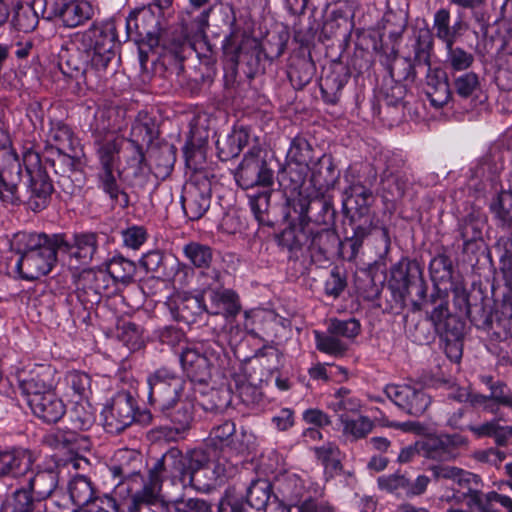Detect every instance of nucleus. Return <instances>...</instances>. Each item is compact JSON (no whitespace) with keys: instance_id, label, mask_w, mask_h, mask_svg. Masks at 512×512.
<instances>
[{"instance_id":"62","label":"nucleus","mask_w":512,"mask_h":512,"mask_svg":"<svg viewBox=\"0 0 512 512\" xmlns=\"http://www.w3.org/2000/svg\"><path fill=\"white\" fill-rule=\"evenodd\" d=\"M418 447H420V456L424 458L438 461L450 460L440 435L418 441Z\"/></svg>"},{"instance_id":"59","label":"nucleus","mask_w":512,"mask_h":512,"mask_svg":"<svg viewBox=\"0 0 512 512\" xmlns=\"http://www.w3.org/2000/svg\"><path fill=\"white\" fill-rule=\"evenodd\" d=\"M496 62L499 70L497 80L503 89H512V47L505 48L502 46L501 50L498 51Z\"/></svg>"},{"instance_id":"35","label":"nucleus","mask_w":512,"mask_h":512,"mask_svg":"<svg viewBox=\"0 0 512 512\" xmlns=\"http://www.w3.org/2000/svg\"><path fill=\"white\" fill-rule=\"evenodd\" d=\"M124 139L116 134L95 139L100 168L115 167Z\"/></svg>"},{"instance_id":"24","label":"nucleus","mask_w":512,"mask_h":512,"mask_svg":"<svg viewBox=\"0 0 512 512\" xmlns=\"http://www.w3.org/2000/svg\"><path fill=\"white\" fill-rule=\"evenodd\" d=\"M425 94L432 106L441 108L451 99L447 74L441 68L428 67Z\"/></svg>"},{"instance_id":"53","label":"nucleus","mask_w":512,"mask_h":512,"mask_svg":"<svg viewBox=\"0 0 512 512\" xmlns=\"http://www.w3.org/2000/svg\"><path fill=\"white\" fill-rule=\"evenodd\" d=\"M66 384L69 395L79 400H87L91 394V377L81 371H71L67 373Z\"/></svg>"},{"instance_id":"27","label":"nucleus","mask_w":512,"mask_h":512,"mask_svg":"<svg viewBox=\"0 0 512 512\" xmlns=\"http://www.w3.org/2000/svg\"><path fill=\"white\" fill-rule=\"evenodd\" d=\"M171 422V431L179 438H184L194 422V405L189 399H180L169 410L162 411Z\"/></svg>"},{"instance_id":"25","label":"nucleus","mask_w":512,"mask_h":512,"mask_svg":"<svg viewBox=\"0 0 512 512\" xmlns=\"http://www.w3.org/2000/svg\"><path fill=\"white\" fill-rule=\"evenodd\" d=\"M421 274L419 265L408 259L400 260L391 269V282L401 293H407L411 285H416L419 294L424 297L426 288L422 282L417 283L416 279Z\"/></svg>"},{"instance_id":"29","label":"nucleus","mask_w":512,"mask_h":512,"mask_svg":"<svg viewBox=\"0 0 512 512\" xmlns=\"http://www.w3.org/2000/svg\"><path fill=\"white\" fill-rule=\"evenodd\" d=\"M115 464L110 468L114 478L123 480L140 476L142 457L139 452L133 449H120L114 455Z\"/></svg>"},{"instance_id":"21","label":"nucleus","mask_w":512,"mask_h":512,"mask_svg":"<svg viewBox=\"0 0 512 512\" xmlns=\"http://www.w3.org/2000/svg\"><path fill=\"white\" fill-rule=\"evenodd\" d=\"M214 356L212 354L201 353L196 348H186L180 355V362L187 373V376L193 382L207 383L212 376Z\"/></svg>"},{"instance_id":"8","label":"nucleus","mask_w":512,"mask_h":512,"mask_svg":"<svg viewBox=\"0 0 512 512\" xmlns=\"http://www.w3.org/2000/svg\"><path fill=\"white\" fill-rule=\"evenodd\" d=\"M212 179L206 172H199L192 176L183 189L181 203L188 219L195 221L202 218L208 211L211 203Z\"/></svg>"},{"instance_id":"51","label":"nucleus","mask_w":512,"mask_h":512,"mask_svg":"<svg viewBox=\"0 0 512 512\" xmlns=\"http://www.w3.org/2000/svg\"><path fill=\"white\" fill-rule=\"evenodd\" d=\"M408 186V179L404 175L394 174L387 169L383 179L384 199L389 202H396L405 195Z\"/></svg>"},{"instance_id":"43","label":"nucleus","mask_w":512,"mask_h":512,"mask_svg":"<svg viewBox=\"0 0 512 512\" xmlns=\"http://www.w3.org/2000/svg\"><path fill=\"white\" fill-rule=\"evenodd\" d=\"M451 14L449 9L440 8L434 14L433 29L437 39L444 44L449 42H456L459 36V29L461 22L457 21L453 26L450 25Z\"/></svg>"},{"instance_id":"20","label":"nucleus","mask_w":512,"mask_h":512,"mask_svg":"<svg viewBox=\"0 0 512 512\" xmlns=\"http://www.w3.org/2000/svg\"><path fill=\"white\" fill-rule=\"evenodd\" d=\"M0 156L8 157L11 160L9 168L0 171V199L6 204H18L23 201V197L18 192L15 180L20 179L21 164L17 155L7 148L3 147L0 150Z\"/></svg>"},{"instance_id":"49","label":"nucleus","mask_w":512,"mask_h":512,"mask_svg":"<svg viewBox=\"0 0 512 512\" xmlns=\"http://www.w3.org/2000/svg\"><path fill=\"white\" fill-rule=\"evenodd\" d=\"M70 427L73 430H87L94 422V412L87 400L76 401L68 414Z\"/></svg>"},{"instance_id":"48","label":"nucleus","mask_w":512,"mask_h":512,"mask_svg":"<svg viewBox=\"0 0 512 512\" xmlns=\"http://www.w3.org/2000/svg\"><path fill=\"white\" fill-rule=\"evenodd\" d=\"M247 143V135L242 131H233L231 134L216 141L218 156L222 161H227L240 154Z\"/></svg>"},{"instance_id":"2","label":"nucleus","mask_w":512,"mask_h":512,"mask_svg":"<svg viewBox=\"0 0 512 512\" xmlns=\"http://www.w3.org/2000/svg\"><path fill=\"white\" fill-rule=\"evenodd\" d=\"M23 163L29 176L25 201L33 211L44 209L54 191L52 181L40 164V156L33 150L23 154Z\"/></svg>"},{"instance_id":"32","label":"nucleus","mask_w":512,"mask_h":512,"mask_svg":"<svg viewBox=\"0 0 512 512\" xmlns=\"http://www.w3.org/2000/svg\"><path fill=\"white\" fill-rule=\"evenodd\" d=\"M82 280L89 284L88 289L90 290V299H83L80 290L76 293L77 299L86 308L87 304H94L100 300V295L109 290L113 282L110 274L106 270L89 271L84 273Z\"/></svg>"},{"instance_id":"16","label":"nucleus","mask_w":512,"mask_h":512,"mask_svg":"<svg viewBox=\"0 0 512 512\" xmlns=\"http://www.w3.org/2000/svg\"><path fill=\"white\" fill-rule=\"evenodd\" d=\"M59 249H44L39 254L19 257L16 270L25 280H37L51 272L57 261Z\"/></svg>"},{"instance_id":"23","label":"nucleus","mask_w":512,"mask_h":512,"mask_svg":"<svg viewBox=\"0 0 512 512\" xmlns=\"http://www.w3.org/2000/svg\"><path fill=\"white\" fill-rule=\"evenodd\" d=\"M205 311L226 318L235 317L241 311L239 296L231 289L218 288L209 291V304Z\"/></svg>"},{"instance_id":"3","label":"nucleus","mask_w":512,"mask_h":512,"mask_svg":"<svg viewBox=\"0 0 512 512\" xmlns=\"http://www.w3.org/2000/svg\"><path fill=\"white\" fill-rule=\"evenodd\" d=\"M413 306L415 310L426 311L427 318L440 336L452 340L462 338L464 323L458 316L450 313L446 297L439 293L432 294L423 303L414 302Z\"/></svg>"},{"instance_id":"47","label":"nucleus","mask_w":512,"mask_h":512,"mask_svg":"<svg viewBox=\"0 0 512 512\" xmlns=\"http://www.w3.org/2000/svg\"><path fill=\"white\" fill-rule=\"evenodd\" d=\"M455 42L444 44L446 50L445 65L451 72L467 71L475 62V57L472 53L465 49L454 46Z\"/></svg>"},{"instance_id":"11","label":"nucleus","mask_w":512,"mask_h":512,"mask_svg":"<svg viewBox=\"0 0 512 512\" xmlns=\"http://www.w3.org/2000/svg\"><path fill=\"white\" fill-rule=\"evenodd\" d=\"M185 467L184 454L178 448L173 447L156 460L148 474L154 484L162 485L165 479H169L173 483L180 482L183 486H186L187 474Z\"/></svg>"},{"instance_id":"31","label":"nucleus","mask_w":512,"mask_h":512,"mask_svg":"<svg viewBox=\"0 0 512 512\" xmlns=\"http://www.w3.org/2000/svg\"><path fill=\"white\" fill-rule=\"evenodd\" d=\"M162 485L152 483V478L148 474V480L140 491H137L131 498L128 506L129 512H137L143 509H152L153 507H169L165 504L160 495Z\"/></svg>"},{"instance_id":"52","label":"nucleus","mask_w":512,"mask_h":512,"mask_svg":"<svg viewBox=\"0 0 512 512\" xmlns=\"http://www.w3.org/2000/svg\"><path fill=\"white\" fill-rule=\"evenodd\" d=\"M50 140L61 153L74 152L76 139L70 127L62 122L54 123L49 132Z\"/></svg>"},{"instance_id":"56","label":"nucleus","mask_w":512,"mask_h":512,"mask_svg":"<svg viewBox=\"0 0 512 512\" xmlns=\"http://www.w3.org/2000/svg\"><path fill=\"white\" fill-rule=\"evenodd\" d=\"M455 93L463 99H468L480 89L479 75L475 72H465L455 76L452 81Z\"/></svg>"},{"instance_id":"38","label":"nucleus","mask_w":512,"mask_h":512,"mask_svg":"<svg viewBox=\"0 0 512 512\" xmlns=\"http://www.w3.org/2000/svg\"><path fill=\"white\" fill-rule=\"evenodd\" d=\"M58 473L53 469L37 471L28 483V488L40 499L41 503H48L46 499L56 489Z\"/></svg>"},{"instance_id":"50","label":"nucleus","mask_w":512,"mask_h":512,"mask_svg":"<svg viewBox=\"0 0 512 512\" xmlns=\"http://www.w3.org/2000/svg\"><path fill=\"white\" fill-rule=\"evenodd\" d=\"M114 283L128 284L136 273V265L133 261L122 256L113 257L106 267Z\"/></svg>"},{"instance_id":"44","label":"nucleus","mask_w":512,"mask_h":512,"mask_svg":"<svg viewBox=\"0 0 512 512\" xmlns=\"http://www.w3.org/2000/svg\"><path fill=\"white\" fill-rule=\"evenodd\" d=\"M271 484L264 479L253 481L247 490L246 503L248 508L256 511L266 510L271 502Z\"/></svg>"},{"instance_id":"7","label":"nucleus","mask_w":512,"mask_h":512,"mask_svg":"<svg viewBox=\"0 0 512 512\" xmlns=\"http://www.w3.org/2000/svg\"><path fill=\"white\" fill-rule=\"evenodd\" d=\"M286 50V40L280 35H273L264 44L255 37L244 35L235 49L238 62H245L251 68H257L262 59L274 60Z\"/></svg>"},{"instance_id":"36","label":"nucleus","mask_w":512,"mask_h":512,"mask_svg":"<svg viewBox=\"0 0 512 512\" xmlns=\"http://www.w3.org/2000/svg\"><path fill=\"white\" fill-rule=\"evenodd\" d=\"M114 168L115 167L100 168L97 174L98 186L109 195L112 201L122 207H126L128 206L129 198L118 183L117 179L120 177V172L115 171Z\"/></svg>"},{"instance_id":"28","label":"nucleus","mask_w":512,"mask_h":512,"mask_svg":"<svg viewBox=\"0 0 512 512\" xmlns=\"http://www.w3.org/2000/svg\"><path fill=\"white\" fill-rule=\"evenodd\" d=\"M311 182L319 190H329L334 187L339 178L333 159L330 155L323 154L311 166Z\"/></svg>"},{"instance_id":"15","label":"nucleus","mask_w":512,"mask_h":512,"mask_svg":"<svg viewBox=\"0 0 512 512\" xmlns=\"http://www.w3.org/2000/svg\"><path fill=\"white\" fill-rule=\"evenodd\" d=\"M285 482L282 484V493L287 495L285 506L290 511L292 508H298L300 512H329L332 507L325 499L323 490L316 492L314 496L307 495L303 500H300L295 495H290V488L294 487L300 490L302 485L296 475H288L285 477Z\"/></svg>"},{"instance_id":"9","label":"nucleus","mask_w":512,"mask_h":512,"mask_svg":"<svg viewBox=\"0 0 512 512\" xmlns=\"http://www.w3.org/2000/svg\"><path fill=\"white\" fill-rule=\"evenodd\" d=\"M185 457L187 485L198 490H208L224 475L225 469L212 462L202 449L189 451Z\"/></svg>"},{"instance_id":"54","label":"nucleus","mask_w":512,"mask_h":512,"mask_svg":"<svg viewBox=\"0 0 512 512\" xmlns=\"http://www.w3.org/2000/svg\"><path fill=\"white\" fill-rule=\"evenodd\" d=\"M309 241V231L304 227L291 226L284 229L278 237L280 246L288 249L290 252H296L303 246H307Z\"/></svg>"},{"instance_id":"12","label":"nucleus","mask_w":512,"mask_h":512,"mask_svg":"<svg viewBox=\"0 0 512 512\" xmlns=\"http://www.w3.org/2000/svg\"><path fill=\"white\" fill-rule=\"evenodd\" d=\"M385 393L398 407L413 416L422 415L431 403L424 390L410 385H387Z\"/></svg>"},{"instance_id":"61","label":"nucleus","mask_w":512,"mask_h":512,"mask_svg":"<svg viewBox=\"0 0 512 512\" xmlns=\"http://www.w3.org/2000/svg\"><path fill=\"white\" fill-rule=\"evenodd\" d=\"M328 408L335 413L340 412H358L361 409V402L356 397L351 396L347 388H340L334 394V399L328 404Z\"/></svg>"},{"instance_id":"18","label":"nucleus","mask_w":512,"mask_h":512,"mask_svg":"<svg viewBox=\"0 0 512 512\" xmlns=\"http://www.w3.org/2000/svg\"><path fill=\"white\" fill-rule=\"evenodd\" d=\"M59 234L47 235L36 232H18L13 235L10 241L11 250L19 257L31 254H39L44 249L59 248Z\"/></svg>"},{"instance_id":"10","label":"nucleus","mask_w":512,"mask_h":512,"mask_svg":"<svg viewBox=\"0 0 512 512\" xmlns=\"http://www.w3.org/2000/svg\"><path fill=\"white\" fill-rule=\"evenodd\" d=\"M48 18H59L69 28L82 25L94 14L91 4L84 0H44Z\"/></svg>"},{"instance_id":"40","label":"nucleus","mask_w":512,"mask_h":512,"mask_svg":"<svg viewBox=\"0 0 512 512\" xmlns=\"http://www.w3.org/2000/svg\"><path fill=\"white\" fill-rule=\"evenodd\" d=\"M339 422L342 425V434L350 441H357L365 438L374 427L373 421L367 416H359L350 418L348 415L341 413Z\"/></svg>"},{"instance_id":"4","label":"nucleus","mask_w":512,"mask_h":512,"mask_svg":"<svg viewBox=\"0 0 512 512\" xmlns=\"http://www.w3.org/2000/svg\"><path fill=\"white\" fill-rule=\"evenodd\" d=\"M148 385L150 402L166 411L182 398L185 381L174 371L159 368L148 377Z\"/></svg>"},{"instance_id":"64","label":"nucleus","mask_w":512,"mask_h":512,"mask_svg":"<svg viewBox=\"0 0 512 512\" xmlns=\"http://www.w3.org/2000/svg\"><path fill=\"white\" fill-rule=\"evenodd\" d=\"M246 497L235 488H228L218 504V512H246Z\"/></svg>"},{"instance_id":"37","label":"nucleus","mask_w":512,"mask_h":512,"mask_svg":"<svg viewBox=\"0 0 512 512\" xmlns=\"http://www.w3.org/2000/svg\"><path fill=\"white\" fill-rule=\"evenodd\" d=\"M210 440L215 447L221 449L229 448L239 452L243 449V444L238 440L236 426L233 421L226 420L223 423L214 426L210 431Z\"/></svg>"},{"instance_id":"41","label":"nucleus","mask_w":512,"mask_h":512,"mask_svg":"<svg viewBox=\"0 0 512 512\" xmlns=\"http://www.w3.org/2000/svg\"><path fill=\"white\" fill-rule=\"evenodd\" d=\"M55 440L58 448L67 450L71 455L83 454L91 449L90 439L73 429L57 431Z\"/></svg>"},{"instance_id":"1","label":"nucleus","mask_w":512,"mask_h":512,"mask_svg":"<svg viewBox=\"0 0 512 512\" xmlns=\"http://www.w3.org/2000/svg\"><path fill=\"white\" fill-rule=\"evenodd\" d=\"M115 38L116 35L112 30L95 24L75 33L73 43L78 51L86 54L87 59L81 63H72L71 59L67 60V65L72 69L70 75L73 76L75 72L83 74L86 78L92 75L100 76L115 56L113 51Z\"/></svg>"},{"instance_id":"22","label":"nucleus","mask_w":512,"mask_h":512,"mask_svg":"<svg viewBox=\"0 0 512 512\" xmlns=\"http://www.w3.org/2000/svg\"><path fill=\"white\" fill-rule=\"evenodd\" d=\"M34 453L25 448L0 451V478H20L32 470Z\"/></svg>"},{"instance_id":"26","label":"nucleus","mask_w":512,"mask_h":512,"mask_svg":"<svg viewBox=\"0 0 512 512\" xmlns=\"http://www.w3.org/2000/svg\"><path fill=\"white\" fill-rule=\"evenodd\" d=\"M28 405L36 417L49 424L58 422L66 413V406L55 391L36 398Z\"/></svg>"},{"instance_id":"17","label":"nucleus","mask_w":512,"mask_h":512,"mask_svg":"<svg viewBox=\"0 0 512 512\" xmlns=\"http://www.w3.org/2000/svg\"><path fill=\"white\" fill-rule=\"evenodd\" d=\"M58 241L59 251L79 264H88L98 248L97 234L93 232L74 234L72 241L59 234Z\"/></svg>"},{"instance_id":"14","label":"nucleus","mask_w":512,"mask_h":512,"mask_svg":"<svg viewBox=\"0 0 512 512\" xmlns=\"http://www.w3.org/2000/svg\"><path fill=\"white\" fill-rule=\"evenodd\" d=\"M54 384L55 370L49 365H39L26 378L20 380L19 387L27 404H30L36 398L54 392Z\"/></svg>"},{"instance_id":"30","label":"nucleus","mask_w":512,"mask_h":512,"mask_svg":"<svg viewBox=\"0 0 512 512\" xmlns=\"http://www.w3.org/2000/svg\"><path fill=\"white\" fill-rule=\"evenodd\" d=\"M3 508L11 512H47L51 509L49 503H41L29 488L14 491L6 498Z\"/></svg>"},{"instance_id":"19","label":"nucleus","mask_w":512,"mask_h":512,"mask_svg":"<svg viewBox=\"0 0 512 512\" xmlns=\"http://www.w3.org/2000/svg\"><path fill=\"white\" fill-rule=\"evenodd\" d=\"M432 40L429 36L418 37L414 45V63L407 58L396 59L389 67L391 77L399 79H415V65H428L430 67V54Z\"/></svg>"},{"instance_id":"33","label":"nucleus","mask_w":512,"mask_h":512,"mask_svg":"<svg viewBox=\"0 0 512 512\" xmlns=\"http://www.w3.org/2000/svg\"><path fill=\"white\" fill-rule=\"evenodd\" d=\"M158 135L153 118L146 113H139L132 124L129 143L131 146L148 147Z\"/></svg>"},{"instance_id":"63","label":"nucleus","mask_w":512,"mask_h":512,"mask_svg":"<svg viewBox=\"0 0 512 512\" xmlns=\"http://www.w3.org/2000/svg\"><path fill=\"white\" fill-rule=\"evenodd\" d=\"M183 251L185 256L195 267L207 268L212 261V251L207 245L198 242H190L184 246Z\"/></svg>"},{"instance_id":"42","label":"nucleus","mask_w":512,"mask_h":512,"mask_svg":"<svg viewBox=\"0 0 512 512\" xmlns=\"http://www.w3.org/2000/svg\"><path fill=\"white\" fill-rule=\"evenodd\" d=\"M96 138L116 134L122 128V121L119 113L114 108L98 109L95 113L92 124Z\"/></svg>"},{"instance_id":"45","label":"nucleus","mask_w":512,"mask_h":512,"mask_svg":"<svg viewBox=\"0 0 512 512\" xmlns=\"http://www.w3.org/2000/svg\"><path fill=\"white\" fill-rule=\"evenodd\" d=\"M69 494L76 507L73 512H79L85 507H89L94 499L91 482L85 476H77L70 482Z\"/></svg>"},{"instance_id":"60","label":"nucleus","mask_w":512,"mask_h":512,"mask_svg":"<svg viewBox=\"0 0 512 512\" xmlns=\"http://www.w3.org/2000/svg\"><path fill=\"white\" fill-rule=\"evenodd\" d=\"M184 156L188 168L194 170V174L203 172L202 166L205 162V142H194L191 138L184 147Z\"/></svg>"},{"instance_id":"5","label":"nucleus","mask_w":512,"mask_h":512,"mask_svg":"<svg viewBox=\"0 0 512 512\" xmlns=\"http://www.w3.org/2000/svg\"><path fill=\"white\" fill-rule=\"evenodd\" d=\"M361 331L360 322L355 318L329 320L327 333L316 332V346L321 352L341 356L348 349L347 341L353 340Z\"/></svg>"},{"instance_id":"13","label":"nucleus","mask_w":512,"mask_h":512,"mask_svg":"<svg viewBox=\"0 0 512 512\" xmlns=\"http://www.w3.org/2000/svg\"><path fill=\"white\" fill-rule=\"evenodd\" d=\"M135 420V401L126 392L118 393L105 411V427L109 433H121Z\"/></svg>"},{"instance_id":"6","label":"nucleus","mask_w":512,"mask_h":512,"mask_svg":"<svg viewBox=\"0 0 512 512\" xmlns=\"http://www.w3.org/2000/svg\"><path fill=\"white\" fill-rule=\"evenodd\" d=\"M273 175V170L269 168L265 159V152L260 147L254 146L244 155L235 177L243 189H249L255 186H271Z\"/></svg>"},{"instance_id":"57","label":"nucleus","mask_w":512,"mask_h":512,"mask_svg":"<svg viewBox=\"0 0 512 512\" xmlns=\"http://www.w3.org/2000/svg\"><path fill=\"white\" fill-rule=\"evenodd\" d=\"M351 219L354 224L353 236L364 240L374 227V215L371 213L370 207L359 206L352 214Z\"/></svg>"},{"instance_id":"46","label":"nucleus","mask_w":512,"mask_h":512,"mask_svg":"<svg viewBox=\"0 0 512 512\" xmlns=\"http://www.w3.org/2000/svg\"><path fill=\"white\" fill-rule=\"evenodd\" d=\"M317 460L323 465L325 472L330 475L339 474L342 471L340 460L341 451L334 442H326L313 449Z\"/></svg>"},{"instance_id":"39","label":"nucleus","mask_w":512,"mask_h":512,"mask_svg":"<svg viewBox=\"0 0 512 512\" xmlns=\"http://www.w3.org/2000/svg\"><path fill=\"white\" fill-rule=\"evenodd\" d=\"M339 243L340 239L332 229H322L317 232L309 231L307 248L312 255L318 253L323 257H328Z\"/></svg>"},{"instance_id":"55","label":"nucleus","mask_w":512,"mask_h":512,"mask_svg":"<svg viewBox=\"0 0 512 512\" xmlns=\"http://www.w3.org/2000/svg\"><path fill=\"white\" fill-rule=\"evenodd\" d=\"M480 494H466L459 491H451L440 497V501L446 502L450 505L447 512H464L460 506L465 504L470 510H477L480 512Z\"/></svg>"},{"instance_id":"34","label":"nucleus","mask_w":512,"mask_h":512,"mask_svg":"<svg viewBox=\"0 0 512 512\" xmlns=\"http://www.w3.org/2000/svg\"><path fill=\"white\" fill-rule=\"evenodd\" d=\"M350 75L344 69H332L320 80V90L325 102H338L341 91L347 84Z\"/></svg>"},{"instance_id":"58","label":"nucleus","mask_w":512,"mask_h":512,"mask_svg":"<svg viewBox=\"0 0 512 512\" xmlns=\"http://www.w3.org/2000/svg\"><path fill=\"white\" fill-rule=\"evenodd\" d=\"M491 209L502 227L512 228V193L500 192Z\"/></svg>"}]
</instances>
